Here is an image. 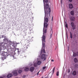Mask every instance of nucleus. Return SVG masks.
I'll use <instances>...</instances> for the list:
<instances>
[{"label": "nucleus", "instance_id": "nucleus-12", "mask_svg": "<svg viewBox=\"0 0 78 78\" xmlns=\"http://www.w3.org/2000/svg\"><path fill=\"white\" fill-rule=\"evenodd\" d=\"M27 48H28V44H25L23 46V49H24V50H26Z\"/></svg>", "mask_w": 78, "mask_h": 78}, {"label": "nucleus", "instance_id": "nucleus-41", "mask_svg": "<svg viewBox=\"0 0 78 78\" xmlns=\"http://www.w3.org/2000/svg\"><path fill=\"white\" fill-rule=\"evenodd\" d=\"M22 57H23V56L20 55V58H22Z\"/></svg>", "mask_w": 78, "mask_h": 78}, {"label": "nucleus", "instance_id": "nucleus-4", "mask_svg": "<svg viewBox=\"0 0 78 78\" xmlns=\"http://www.w3.org/2000/svg\"><path fill=\"white\" fill-rule=\"evenodd\" d=\"M42 64V62L40 59L37 58L36 62L34 61L33 63H29V66H33L35 67H37L38 66H40Z\"/></svg>", "mask_w": 78, "mask_h": 78}, {"label": "nucleus", "instance_id": "nucleus-35", "mask_svg": "<svg viewBox=\"0 0 78 78\" xmlns=\"http://www.w3.org/2000/svg\"><path fill=\"white\" fill-rule=\"evenodd\" d=\"M25 77H26V76L25 75H24L23 76V78H25Z\"/></svg>", "mask_w": 78, "mask_h": 78}, {"label": "nucleus", "instance_id": "nucleus-7", "mask_svg": "<svg viewBox=\"0 0 78 78\" xmlns=\"http://www.w3.org/2000/svg\"><path fill=\"white\" fill-rule=\"evenodd\" d=\"M72 48L75 51H78V46L76 43H74L72 45Z\"/></svg>", "mask_w": 78, "mask_h": 78}, {"label": "nucleus", "instance_id": "nucleus-39", "mask_svg": "<svg viewBox=\"0 0 78 78\" xmlns=\"http://www.w3.org/2000/svg\"><path fill=\"white\" fill-rule=\"evenodd\" d=\"M39 72H40V71H39V72L37 73V75H39Z\"/></svg>", "mask_w": 78, "mask_h": 78}, {"label": "nucleus", "instance_id": "nucleus-29", "mask_svg": "<svg viewBox=\"0 0 78 78\" xmlns=\"http://www.w3.org/2000/svg\"><path fill=\"white\" fill-rule=\"evenodd\" d=\"M55 67H54V68H53V70H52V72L53 73H54V72H55Z\"/></svg>", "mask_w": 78, "mask_h": 78}, {"label": "nucleus", "instance_id": "nucleus-9", "mask_svg": "<svg viewBox=\"0 0 78 78\" xmlns=\"http://www.w3.org/2000/svg\"><path fill=\"white\" fill-rule=\"evenodd\" d=\"M12 73L14 76L18 75V73H17V70L13 71L12 72Z\"/></svg>", "mask_w": 78, "mask_h": 78}, {"label": "nucleus", "instance_id": "nucleus-30", "mask_svg": "<svg viewBox=\"0 0 78 78\" xmlns=\"http://www.w3.org/2000/svg\"><path fill=\"white\" fill-rule=\"evenodd\" d=\"M65 27L66 28H68V25H67V24H66L65 25Z\"/></svg>", "mask_w": 78, "mask_h": 78}, {"label": "nucleus", "instance_id": "nucleus-11", "mask_svg": "<svg viewBox=\"0 0 78 78\" xmlns=\"http://www.w3.org/2000/svg\"><path fill=\"white\" fill-rule=\"evenodd\" d=\"M71 24L73 30H75V29H76V26L74 25V23H73V22H72L71 23Z\"/></svg>", "mask_w": 78, "mask_h": 78}, {"label": "nucleus", "instance_id": "nucleus-37", "mask_svg": "<svg viewBox=\"0 0 78 78\" xmlns=\"http://www.w3.org/2000/svg\"><path fill=\"white\" fill-rule=\"evenodd\" d=\"M70 69H68V73H69V72H70Z\"/></svg>", "mask_w": 78, "mask_h": 78}, {"label": "nucleus", "instance_id": "nucleus-34", "mask_svg": "<svg viewBox=\"0 0 78 78\" xmlns=\"http://www.w3.org/2000/svg\"><path fill=\"white\" fill-rule=\"evenodd\" d=\"M45 68H46V67H45V66H44V67H43V68H42L44 70V69H45Z\"/></svg>", "mask_w": 78, "mask_h": 78}, {"label": "nucleus", "instance_id": "nucleus-5", "mask_svg": "<svg viewBox=\"0 0 78 78\" xmlns=\"http://www.w3.org/2000/svg\"><path fill=\"white\" fill-rule=\"evenodd\" d=\"M1 55L3 57H1V59L3 61L4 59H5L6 58H7V56H8L9 54L7 52H5V51H2L1 52Z\"/></svg>", "mask_w": 78, "mask_h": 78}, {"label": "nucleus", "instance_id": "nucleus-32", "mask_svg": "<svg viewBox=\"0 0 78 78\" xmlns=\"http://www.w3.org/2000/svg\"><path fill=\"white\" fill-rule=\"evenodd\" d=\"M17 52H18V54H19V53H20V50L18 51Z\"/></svg>", "mask_w": 78, "mask_h": 78}, {"label": "nucleus", "instance_id": "nucleus-28", "mask_svg": "<svg viewBox=\"0 0 78 78\" xmlns=\"http://www.w3.org/2000/svg\"><path fill=\"white\" fill-rule=\"evenodd\" d=\"M59 72L58 71L56 73L57 76H59Z\"/></svg>", "mask_w": 78, "mask_h": 78}, {"label": "nucleus", "instance_id": "nucleus-43", "mask_svg": "<svg viewBox=\"0 0 78 78\" xmlns=\"http://www.w3.org/2000/svg\"><path fill=\"white\" fill-rule=\"evenodd\" d=\"M44 78H48V76H47L46 77Z\"/></svg>", "mask_w": 78, "mask_h": 78}, {"label": "nucleus", "instance_id": "nucleus-1", "mask_svg": "<svg viewBox=\"0 0 78 78\" xmlns=\"http://www.w3.org/2000/svg\"><path fill=\"white\" fill-rule=\"evenodd\" d=\"M48 0H43V3L44 4V10L45 17L44 18V23L43 28H47V27L48 25V19L47 18L48 17V16H50V13L51 11L50 8H49V5L47 3L45 6V3H48Z\"/></svg>", "mask_w": 78, "mask_h": 78}, {"label": "nucleus", "instance_id": "nucleus-15", "mask_svg": "<svg viewBox=\"0 0 78 78\" xmlns=\"http://www.w3.org/2000/svg\"><path fill=\"white\" fill-rule=\"evenodd\" d=\"M34 70V67H31L30 68V71L31 72H33Z\"/></svg>", "mask_w": 78, "mask_h": 78}, {"label": "nucleus", "instance_id": "nucleus-19", "mask_svg": "<svg viewBox=\"0 0 78 78\" xmlns=\"http://www.w3.org/2000/svg\"><path fill=\"white\" fill-rule=\"evenodd\" d=\"M74 36L75 37H77V32H75L74 34Z\"/></svg>", "mask_w": 78, "mask_h": 78}, {"label": "nucleus", "instance_id": "nucleus-17", "mask_svg": "<svg viewBox=\"0 0 78 78\" xmlns=\"http://www.w3.org/2000/svg\"><path fill=\"white\" fill-rule=\"evenodd\" d=\"M19 73H21L22 72V68H20L19 69V70L18 71Z\"/></svg>", "mask_w": 78, "mask_h": 78}, {"label": "nucleus", "instance_id": "nucleus-6", "mask_svg": "<svg viewBox=\"0 0 78 78\" xmlns=\"http://www.w3.org/2000/svg\"><path fill=\"white\" fill-rule=\"evenodd\" d=\"M9 42V43H11V44H9V45H12V46L14 48H15L16 49V48L17 47V44H20V43H16V42L15 41H10Z\"/></svg>", "mask_w": 78, "mask_h": 78}, {"label": "nucleus", "instance_id": "nucleus-26", "mask_svg": "<svg viewBox=\"0 0 78 78\" xmlns=\"http://www.w3.org/2000/svg\"><path fill=\"white\" fill-rule=\"evenodd\" d=\"M27 5L28 6H31V5H32V4L31 3V2H29L28 3V4H27Z\"/></svg>", "mask_w": 78, "mask_h": 78}, {"label": "nucleus", "instance_id": "nucleus-45", "mask_svg": "<svg viewBox=\"0 0 78 78\" xmlns=\"http://www.w3.org/2000/svg\"><path fill=\"white\" fill-rule=\"evenodd\" d=\"M3 37V35H2V37Z\"/></svg>", "mask_w": 78, "mask_h": 78}, {"label": "nucleus", "instance_id": "nucleus-13", "mask_svg": "<svg viewBox=\"0 0 78 78\" xmlns=\"http://www.w3.org/2000/svg\"><path fill=\"white\" fill-rule=\"evenodd\" d=\"M76 13V11L75 10H72L70 11V14L71 16H74V13Z\"/></svg>", "mask_w": 78, "mask_h": 78}, {"label": "nucleus", "instance_id": "nucleus-20", "mask_svg": "<svg viewBox=\"0 0 78 78\" xmlns=\"http://www.w3.org/2000/svg\"><path fill=\"white\" fill-rule=\"evenodd\" d=\"M51 35H50V38H51V36H52V33L53 31H52V28H51Z\"/></svg>", "mask_w": 78, "mask_h": 78}, {"label": "nucleus", "instance_id": "nucleus-25", "mask_svg": "<svg viewBox=\"0 0 78 78\" xmlns=\"http://www.w3.org/2000/svg\"><path fill=\"white\" fill-rule=\"evenodd\" d=\"M15 56H16V54H14V55L12 56V57H13V58H14V59H15V58H16V57H15Z\"/></svg>", "mask_w": 78, "mask_h": 78}, {"label": "nucleus", "instance_id": "nucleus-2", "mask_svg": "<svg viewBox=\"0 0 78 78\" xmlns=\"http://www.w3.org/2000/svg\"><path fill=\"white\" fill-rule=\"evenodd\" d=\"M43 35L42 37H41L42 39V47L41 51V53L40 55H39V56L40 58L42 61H45L46 60V55L45 54H42V52L44 53H45V34L47 33V28H43Z\"/></svg>", "mask_w": 78, "mask_h": 78}, {"label": "nucleus", "instance_id": "nucleus-8", "mask_svg": "<svg viewBox=\"0 0 78 78\" xmlns=\"http://www.w3.org/2000/svg\"><path fill=\"white\" fill-rule=\"evenodd\" d=\"M70 20L72 22H74L75 20V17L73 16H71L69 17Z\"/></svg>", "mask_w": 78, "mask_h": 78}, {"label": "nucleus", "instance_id": "nucleus-16", "mask_svg": "<svg viewBox=\"0 0 78 78\" xmlns=\"http://www.w3.org/2000/svg\"><path fill=\"white\" fill-rule=\"evenodd\" d=\"M69 9H72L73 8V5L72 4H69Z\"/></svg>", "mask_w": 78, "mask_h": 78}, {"label": "nucleus", "instance_id": "nucleus-40", "mask_svg": "<svg viewBox=\"0 0 78 78\" xmlns=\"http://www.w3.org/2000/svg\"><path fill=\"white\" fill-rule=\"evenodd\" d=\"M16 49H17V50H18V51H19V50H20L19 48H16Z\"/></svg>", "mask_w": 78, "mask_h": 78}, {"label": "nucleus", "instance_id": "nucleus-3", "mask_svg": "<svg viewBox=\"0 0 78 78\" xmlns=\"http://www.w3.org/2000/svg\"><path fill=\"white\" fill-rule=\"evenodd\" d=\"M9 41L8 39L7 38H5L3 40V43L2 44L4 45H0V51H8L9 50L10 47L7 44H9Z\"/></svg>", "mask_w": 78, "mask_h": 78}, {"label": "nucleus", "instance_id": "nucleus-38", "mask_svg": "<svg viewBox=\"0 0 78 78\" xmlns=\"http://www.w3.org/2000/svg\"><path fill=\"white\" fill-rule=\"evenodd\" d=\"M32 30V28L30 27V30L31 31V30Z\"/></svg>", "mask_w": 78, "mask_h": 78}, {"label": "nucleus", "instance_id": "nucleus-14", "mask_svg": "<svg viewBox=\"0 0 78 78\" xmlns=\"http://www.w3.org/2000/svg\"><path fill=\"white\" fill-rule=\"evenodd\" d=\"M12 74L11 73H9L7 75V76H6V78H11V77H12Z\"/></svg>", "mask_w": 78, "mask_h": 78}, {"label": "nucleus", "instance_id": "nucleus-46", "mask_svg": "<svg viewBox=\"0 0 78 78\" xmlns=\"http://www.w3.org/2000/svg\"><path fill=\"white\" fill-rule=\"evenodd\" d=\"M77 74H78V71L77 72Z\"/></svg>", "mask_w": 78, "mask_h": 78}, {"label": "nucleus", "instance_id": "nucleus-36", "mask_svg": "<svg viewBox=\"0 0 78 78\" xmlns=\"http://www.w3.org/2000/svg\"><path fill=\"white\" fill-rule=\"evenodd\" d=\"M69 2H72V1H73V0H68Z\"/></svg>", "mask_w": 78, "mask_h": 78}, {"label": "nucleus", "instance_id": "nucleus-23", "mask_svg": "<svg viewBox=\"0 0 78 78\" xmlns=\"http://www.w3.org/2000/svg\"><path fill=\"white\" fill-rule=\"evenodd\" d=\"M74 61L75 62H78V60L77 58H75L74 59Z\"/></svg>", "mask_w": 78, "mask_h": 78}, {"label": "nucleus", "instance_id": "nucleus-42", "mask_svg": "<svg viewBox=\"0 0 78 78\" xmlns=\"http://www.w3.org/2000/svg\"><path fill=\"white\" fill-rule=\"evenodd\" d=\"M51 61L52 62H54V60H53V59H52V60H51Z\"/></svg>", "mask_w": 78, "mask_h": 78}, {"label": "nucleus", "instance_id": "nucleus-24", "mask_svg": "<svg viewBox=\"0 0 78 78\" xmlns=\"http://www.w3.org/2000/svg\"><path fill=\"white\" fill-rule=\"evenodd\" d=\"M6 76H4L3 77L1 76L0 78H6Z\"/></svg>", "mask_w": 78, "mask_h": 78}, {"label": "nucleus", "instance_id": "nucleus-31", "mask_svg": "<svg viewBox=\"0 0 78 78\" xmlns=\"http://www.w3.org/2000/svg\"><path fill=\"white\" fill-rule=\"evenodd\" d=\"M29 41H30V42H32V41H33V39H31V38L30 39V40H29Z\"/></svg>", "mask_w": 78, "mask_h": 78}, {"label": "nucleus", "instance_id": "nucleus-10", "mask_svg": "<svg viewBox=\"0 0 78 78\" xmlns=\"http://www.w3.org/2000/svg\"><path fill=\"white\" fill-rule=\"evenodd\" d=\"M30 64H29V65L27 66L26 67H25L24 69V71L25 72H28V70H29V67H31V66H30Z\"/></svg>", "mask_w": 78, "mask_h": 78}, {"label": "nucleus", "instance_id": "nucleus-33", "mask_svg": "<svg viewBox=\"0 0 78 78\" xmlns=\"http://www.w3.org/2000/svg\"><path fill=\"white\" fill-rule=\"evenodd\" d=\"M66 36H67V38H68V36L67 35V32H66Z\"/></svg>", "mask_w": 78, "mask_h": 78}, {"label": "nucleus", "instance_id": "nucleus-44", "mask_svg": "<svg viewBox=\"0 0 78 78\" xmlns=\"http://www.w3.org/2000/svg\"><path fill=\"white\" fill-rule=\"evenodd\" d=\"M52 20H53V17H52Z\"/></svg>", "mask_w": 78, "mask_h": 78}, {"label": "nucleus", "instance_id": "nucleus-18", "mask_svg": "<svg viewBox=\"0 0 78 78\" xmlns=\"http://www.w3.org/2000/svg\"><path fill=\"white\" fill-rule=\"evenodd\" d=\"M78 55V52H76L75 53L73 54V56L74 57Z\"/></svg>", "mask_w": 78, "mask_h": 78}, {"label": "nucleus", "instance_id": "nucleus-22", "mask_svg": "<svg viewBox=\"0 0 78 78\" xmlns=\"http://www.w3.org/2000/svg\"><path fill=\"white\" fill-rule=\"evenodd\" d=\"M73 74L74 76H75V75H76V71H74L73 73Z\"/></svg>", "mask_w": 78, "mask_h": 78}, {"label": "nucleus", "instance_id": "nucleus-27", "mask_svg": "<svg viewBox=\"0 0 78 78\" xmlns=\"http://www.w3.org/2000/svg\"><path fill=\"white\" fill-rule=\"evenodd\" d=\"M75 68H77V67H78V64H76L75 65Z\"/></svg>", "mask_w": 78, "mask_h": 78}, {"label": "nucleus", "instance_id": "nucleus-21", "mask_svg": "<svg viewBox=\"0 0 78 78\" xmlns=\"http://www.w3.org/2000/svg\"><path fill=\"white\" fill-rule=\"evenodd\" d=\"M70 38L71 39H72L73 37V36L72 35V32H70Z\"/></svg>", "mask_w": 78, "mask_h": 78}]
</instances>
